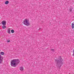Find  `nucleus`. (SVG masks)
Here are the masks:
<instances>
[{
    "mask_svg": "<svg viewBox=\"0 0 74 74\" xmlns=\"http://www.w3.org/2000/svg\"><path fill=\"white\" fill-rule=\"evenodd\" d=\"M55 63L58 68L60 69L61 66L63 64V60L62 58V56H60L58 58V59L55 60Z\"/></svg>",
    "mask_w": 74,
    "mask_h": 74,
    "instance_id": "1",
    "label": "nucleus"
},
{
    "mask_svg": "<svg viewBox=\"0 0 74 74\" xmlns=\"http://www.w3.org/2000/svg\"><path fill=\"white\" fill-rule=\"evenodd\" d=\"M20 62L19 59H15L12 60L11 62V65L12 67H16V64H18Z\"/></svg>",
    "mask_w": 74,
    "mask_h": 74,
    "instance_id": "2",
    "label": "nucleus"
},
{
    "mask_svg": "<svg viewBox=\"0 0 74 74\" xmlns=\"http://www.w3.org/2000/svg\"><path fill=\"white\" fill-rule=\"evenodd\" d=\"M23 23L25 25L28 26L30 25V23L29 22V20L26 18L23 21Z\"/></svg>",
    "mask_w": 74,
    "mask_h": 74,
    "instance_id": "3",
    "label": "nucleus"
},
{
    "mask_svg": "<svg viewBox=\"0 0 74 74\" xmlns=\"http://www.w3.org/2000/svg\"><path fill=\"white\" fill-rule=\"evenodd\" d=\"M3 57L1 56V55L0 54V64L1 63V62H3Z\"/></svg>",
    "mask_w": 74,
    "mask_h": 74,
    "instance_id": "4",
    "label": "nucleus"
},
{
    "mask_svg": "<svg viewBox=\"0 0 74 74\" xmlns=\"http://www.w3.org/2000/svg\"><path fill=\"white\" fill-rule=\"evenodd\" d=\"M2 24L3 25H6V21H2Z\"/></svg>",
    "mask_w": 74,
    "mask_h": 74,
    "instance_id": "5",
    "label": "nucleus"
},
{
    "mask_svg": "<svg viewBox=\"0 0 74 74\" xmlns=\"http://www.w3.org/2000/svg\"><path fill=\"white\" fill-rule=\"evenodd\" d=\"M74 23H73L72 24V25H71V27H72V29H74Z\"/></svg>",
    "mask_w": 74,
    "mask_h": 74,
    "instance_id": "6",
    "label": "nucleus"
},
{
    "mask_svg": "<svg viewBox=\"0 0 74 74\" xmlns=\"http://www.w3.org/2000/svg\"><path fill=\"white\" fill-rule=\"evenodd\" d=\"M23 67H21L20 68V70L21 71H23Z\"/></svg>",
    "mask_w": 74,
    "mask_h": 74,
    "instance_id": "7",
    "label": "nucleus"
},
{
    "mask_svg": "<svg viewBox=\"0 0 74 74\" xmlns=\"http://www.w3.org/2000/svg\"><path fill=\"white\" fill-rule=\"evenodd\" d=\"M8 3H9V1H5V4H8Z\"/></svg>",
    "mask_w": 74,
    "mask_h": 74,
    "instance_id": "8",
    "label": "nucleus"
},
{
    "mask_svg": "<svg viewBox=\"0 0 74 74\" xmlns=\"http://www.w3.org/2000/svg\"><path fill=\"white\" fill-rule=\"evenodd\" d=\"M10 29H8V33H9V34H10L11 33V31H10Z\"/></svg>",
    "mask_w": 74,
    "mask_h": 74,
    "instance_id": "9",
    "label": "nucleus"
},
{
    "mask_svg": "<svg viewBox=\"0 0 74 74\" xmlns=\"http://www.w3.org/2000/svg\"><path fill=\"white\" fill-rule=\"evenodd\" d=\"M73 10V8H70V9H69V12H71V11H72V10Z\"/></svg>",
    "mask_w": 74,
    "mask_h": 74,
    "instance_id": "10",
    "label": "nucleus"
},
{
    "mask_svg": "<svg viewBox=\"0 0 74 74\" xmlns=\"http://www.w3.org/2000/svg\"><path fill=\"white\" fill-rule=\"evenodd\" d=\"M1 55H4V53L2 51L1 52Z\"/></svg>",
    "mask_w": 74,
    "mask_h": 74,
    "instance_id": "11",
    "label": "nucleus"
},
{
    "mask_svg": "<svg viewBox=\"0 0 74 74\" xmlns=\"http://www.w3.org/2000/svg\"><path fill=\"white\" fill-rule=\"evenodd\" d=\"M2 27L3 29H5L6 28V26L5 25H3L2 26Z\"/></svg>",
    "mask_w": 74,
    "mask_h": 74,
    "instance_id": "12",
    "label": "nucleus"
},
{
    "mask_svg": "<svg viewBox=\"0 0 74 74\" xmlns=\"http://www.w3.org/2000/svg\"><path fill=\"white\" fill-rule=\"evenodd\" d=\"M11 32L12 33H14V30L12 29L11 30Z\"/></svg>",
    "mask_w": 74,
    "mask_h": 74,
    "instance_id": "13",
    "label": "nucleus"
},
{
    "mask_svg": "<svg viewBox=\"0 0 74 74\" xmlns=\"http://www.w3.org/2000/svg\"><path fill=\"white\" fill-rule=\"evenodd\" d=\"M7 42H10V40H7Z\"/></svg>",
    "mask_w": 74,
    "mask_h": 74,
    "instance_id": "14",
    "label": "nucleus"
},
{
    "mask_svg": "<svg viewBox=\"0 0 74 74\" xmlns=\"http://www.w3.org/2000/svg\"><path fill=\"white\" fill-rule=\"evenodd\" d=\"M51 50L52 51H54V49H51Z\"/></svg>",
    "mask_w": 74,
    "mask_h": 74,
    "instance_id": "15",
    "label": "nucleus"
},
{
    "mask_svg": "<svg viewBox=\"0 0 74 74\" xmlns=\"http://www.w3.org/2000/svg\"><path fill=\"white\" fill-rule=\"evenodd\" d=\"M41 29V28H40L39 29V30H40V29Z\"/></svg>",
    "mask_w": 74,
    "mask_h": 74,
    "instance_id": "16",
    "label": "nucleus"
}]
</instances>
